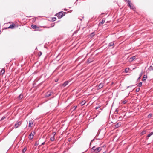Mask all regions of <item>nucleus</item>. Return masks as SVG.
Listing matches in <instances>:
<instances>
[{"label":"nucleus","instance_id":"obj_1","mask_svg":"<svg viewBox=\"0 0 153 153\" xmlns=\"http://www.w3.org/2000/svg\"><path fill=\"white\" fill-rule=\"evenodd\" d=\"M102 148L101 147H96L95 146H93L91 149V152L95 153H98L102 149Z\"/></svg>","mask_w":153,"mask_h":153},{"label":"nucleus","instance_id":"obj_2","mask_svg":"<svg viewBox=\"0 0 153 153\" xmlns=\"http://www.w3.org/2000/svg\"><path fill=\"white\" fill-rule=\"evenodd\" d=\"M65 13H66L61 11L57 13L56 15L59 19H60L64 16Z\"/></svg>","mask_w":153,"mask_h":153},{"label":"nucleus","instance_id":"obj_3","mask_svg":"<svg viewBox=\"0 0 153 153\" xmlns=\"http://www.w3.org/2000/svg\"><path fill=\"white\" fill-rule=\"evenodd\" d=\"M125 1L127 4V6L129 7L130 9H133L134 8L133 5L131 3V1L129 0H124Z\"/></svg>","mask_w":153,"mask_h":153},{"label":"nucleus","instance_id":"obj_4","mask_svg":"<svg viewBox=\"0 0 153 153\" xmlns=\"http://www.w3.org/2000/svg\"><path fill=\"white\" fill-rule=\"evenodd\" d=\"M31 28L34 29L35 31H41L42 30H39V27L34 24L31 25Z\"/></svg>","mask_w":153,"mask_h":153},{"label":"nucleus","instance_id":"obj_5","mask_svg":"<svg viewBox=\"0 0 153 153\" xmlns=\"http://www.w3.org/2000/svg\"><path fill=\"white\" fill-rule=\"evenodd\" d=\"M35 134V132L34 131H32L29 136L28 138H29V139H32Z\"/></svg>","mask_w":153,"mask_h":153},{"label":"nucleus","instance_id":"obj_6","mask_svg":"<svg viewBox=\"0 0 153 153\" xmlns=\"http://www.w3.org/2000/svg\"><path fill=\"white\" fill-rule=\"evenodd\" d=\"M5 72V70L4 68L1 69H0V76L3 75Z\"/></svg>","mask_w":153,"mask_h":153},{"label":"nucleus","instance_id":"obj_7","mask_svg":"<svg viewBox=\"0 0 153 153\" xmlns=\"http://www.w3.org/2000/svg\"><path fill=\"white\" fill-rule=\"evenodd\" d=\"M21 124V123L20 122H17L15 125V127L16 128H17Z\"/></svg>","mask_w":153,"mask_h":153},{"label":"nucleus","instance_id":"obj_8","mask_svg":"<svg viewBox=\"0 0 153 153\" xmlns=\"http://www.w3.org/2000/svg\"><path fill=\"white\" fill-rule=\"evenodd\" d=\"M114 42H112L110 43L108 45L109 47H111L112 46V48H113L114 47Z\"/></svg>","mask_w":153,"mask_h":153},{"label":"nucleus","instance_id":"obj_9","mask_svg":"<svg viewBox=\"0 0 153 153\" xmlns=\"http://www.w3.org/2000/svg\"><path fill=\"white\" fill-rule=\"evenodd\" d=\"M105 18H103L102 19L101 22H99V26H100L102 24H104L105 22Z\"/></svg>","mask_w":153,"mask_h":153},{"label":"nucleus","instance_id":"obj_10","mask_svg":"<svg viewBox=\"0 0 153 153\" xmlns=\"http://www.w3.org/2000/svg\"><path fill=\"white\" fill-rule=\"evenodd\" d=\"M33 120H30L29 122V127H31L32 125H33Z\"/></svg>","mask_w":153,"mask_h":153},{"label":"nucleus","instance_id":"obj_11","mask_svg":"<svg viewBox=\"0 0 153 153\" xmlns=\"http://www.w3.org/2000/svg\"><path fill=\"white\" fill-rule=\"evenodd\" d=\"M153 134V132H151L150 134H148L146 137V139L148 140L149 138Z\"/></svg>","mask_w":153,"mask_h":153},{"label":"nucleus","instance_id":"obj_12","mask_svg":"<svg viewBox=\"0 0 153 153\" xmlns=\"http://www.w3.org/2000/svg\"><path fill=\"white\" fill-rule=\"evenodd\" d=\"M132 70L129 68H127L125 69V72L126 73H127L129 71H131Z\"/></svg>","mask_w":153,"mask_h":153},{"label":"nucleus","instance_id":"obj_13","mask_svg":"<svg viewBox=\"0 0 153 153\" xmlns=\"http://www.w3.org/2000/svg\"><path fill=\"white\" fill-rule=\"evenodd\" d=\"M68 81H65V82H64V83L62 84V86L64 87L66 86L68 84Z\"/></svg>","mask_w":153,"mask_h":153},{"label":"nucleus","instance_id":"obj_14","mask_svg":"<svg viewBox=\"0 0 153 153\" xmlns=\"http://www.w3.org/2000/svg\"><path fill=\"white\" fill-rule=\"evenodd\" d=\"M51 94L50 92H48L46 94L45 96L46 97H48L51 96Z\"/></svg>","mask_w":153,"mask_h":153},{"label":"nucleus","instance_id":"obj_15","mask_svg":"<svg viewBox=\"0 0 153 153\" xmlns=\"http://www.w3.org/2000/svg\"><path fill=\"white\" fill-rule=\"evenodd\" d=\"M23 97V95L22 94H20L18 97V98L19 100H21Z\"/></svg>","mask_w":153,"mask_h":153},{"label":"nucleus","instance_id":"obj_16","mask_svg":"<svg viewBox=\"0 0 153 153\" xmlns=\"http://www.w3.org/2000/svg\"><path fill=\"white\" fill-rule=\"evenodd\" d=\"M15 25L13 24L12 25H10L8 27V28L13 29Z\"/></svg>","mask_w":153,"mask_h":153},{"label":"nucleus","instance_id":"obj_17","mask_svg":"<svg viewBox=\"0 0 153 153\" xmlns=\"http://www.w3.org/2000/svg\"><path fill=\"white\" fill-rule=\"evenodd\" d=\"M127 102V101L126 100H122L121 103L122 104H125Z\"/></svg>","mask_w":153,"mask_h":153},{"label":"nucleus","instance_id":"obj_18","mask_svg":"<svg viewBox=\"0 0 153 153\" xmlns=\"http://www.w3.org/2000/svg\"><path fill=\"white\" fill-rule=\"evenodd\" d=\"M146 131L144 130L140 134L141 135H142L145 134L146 133Z\"/></svg>","mask_w":153,"mask_h":153},{"label":"nucleus","instance_id":"obj_19","mask_svg":"<svg viewBox=\"0 0 153 153\" xmlns=\"http://www.w3.org/2000/svg\"><path fill=\"white\" fill-rule=\"evenodd\" d=\"M54 137L53 136L52 137H51L50 138V140L51 141H53L54 140Z\"/></svg>","mask_w":153,"mask_h":153},{"label":"nucleus","instance_id":"obj_20","mask_svg":"<svg viewBox=\"0 0 153 153\" xmlns=\"http://www.w3.org/2000/svg\"><path fill=\"white\" fill-rule=\"evenodd\" d=\"M42 52H41V51H39V52L38 55L39 57H40L42 55Z\"/></svg>","mask_w":153,"mask_h":153},{"label":"nucleus","instance_id":"obj_21","mask_svg":"<svg viewBox=\"0 0 153 153\" xmlns=\"http://www.w3.org/2000/svg\"><path fill=\"white\" fill-rule=\"evenodd\" d=\"M92 61L91 60V59L89 58L87 60V62L88 63L91 62Z\"/></svg>","mask_w":153,"mask_h":153},{"label":"nucleus","instance_id":"obj_22","mask_svg":"<svg viewBox=\"0 0 153 153\" xmlns=\"http://www.w3.org/2000/svg\"><path fill=\"white\" fill-rule=\"evenodd\" d=\"M142 85V82H140L138 84L137 86L139 87H140Z\"/></svg>","mask_w":153,"mask_h":153},{"label":"nucleus","instance_id":"obj_23","mask_svg":"<svg viewBox=\"0 0 153 153\" xmlns=\"http://www.w3.org/2000/svg\"><path fill=\"white\" fill-rule=\"evenodd\" d=\"M85 103L86 102L85 101H83L81 103V104L82 105H83L85 104Z\"/></svg>","mask_w":153,"mask_h":153},{"label":"nucleus","instance_id":"obj_24","mask_svg":"<svg viewBox=\"0 0 153 153\" xmlns=\"http://www.w3.org/2000/svg\"><path fill=\"white\" fill-rule=\"evenodd\" d=\"M26 150L27 149L25 147L22 150V152L24 153L26 151Z\"/></svg>","mask_w":153,"mask_h":153},{"label":"nucleus","instance_id":"obj_25","mask_svg":"<svg viewBox=\"0 0 153 153\" xmlns=\"http://www.w3.org/2000/svg\"><path fill=\"white\" fill-rule=\"evenodd\" d=\"M56 19V17H53L52 18V21L53 22L55 21Z\"/></svg>","mask_w":153,"mask_h":153},{"label":"nucleus","instance_id":"obj_26","mask_svg":"<svg viewBox=\"0 0 153 153\" xmlns=\"http://www.w3.org/2000/svg\"><path fill=\"white\" fill-rule=\"evenodd\" d=\"M129 60L130 61H132L133 60H134V56H133L132 57H131V58H130Z\"/></svg>","mask_w":153,"mask_h":153},{"label":"nucleus","instance_id":"obj_27","mask_svg":"<svg viewBox=\"0 0 153 153\" xmlns=\"http://www.w3.org/2000/svg\"><path fill=\"white\" fill-rule=\"evenodd\" d=\"M55 25V24H54V23H52L51 25V27H54Z\"/></svg>","mask_w":153,"mask_h":153},{"label":"nucleus","instance_id":"obj_28","mask_svg":"<svg viewBox=\"0 0 153 153\" xmlns=\"http://www.w3.org/2000/svg\"><path fill=\"white\" fill-rule=\"evenodd\" d=\"M140 90V88H137L136 89V91L137 92H138Z\"/></svg>","mask_w":153,"mask_h":153},{"label":"nucleus","instance_id":"obj_29","mask_svg":"<svg viewBox=\"0 0 153 153\" xmlns=\"http://www.w3.org/2000/svg\"><path fill=\"white\" fill-rule=\"evenodd\" d=\"M147 77H143V81H144L146 80Z\"/></svg>","mask_w":153,"mask_h":153},{"label":"nucleus","instance_id":"obj_30","mask_svg":"<svg viewBox=\"0 0 153 153\" xmlns=\"http://www.w3.org/2000/svg\"><path fill=\"white\" fill-rule=\"evenodd\" d=\"M152 114H150L148 115V117L149 118L151 117H152Z\"/></svg>","mask_w":153,"mask_h":153},{"label":"nucleus","instance_id":"obj_31","mask_svg":"<svg viewBox=\"0 0 153 153\" xmlns=\"http://www.w3.org/2000/svg\"><path fill=\"white\" fill-rule=\"evenodd\" d=\"M35 146H37L38 145V143L37 142H36L35 143Z\"/></svg>","mask_w":153,"mask_h":153},{"label":"nucleus","instance_id":"obj_32","mask_svg":"<svg viewBox=\"0 0 153 153\" xmlns=\"http://www.w3.org/2000/svg\"><path fill=\"white\" fill-rule=\"evenodd\" d=\"M76 107H77L76 106H74V107H73L74 110H75L76 108Z\"/></svg>","mask_w":153,"mask_h":153},{"label":"nucleus","instance_id":"obj_33","mask_svg":"<svg viewBox=\"0 0 153 153\" xmlns=\"http://www.w3.org/2000/svg\"><path fill=\"white\" fill-rule=\"evenodd\" d=\"M5 117H3L2 118H1V120H4V119H5Z\"/></svg>","mask_w":153,"mask_h":153},{"label":"nucleus","instance_id":"obj_34","mask_svg":"<svg viewBox=\"0 0 153 153\" xmlns=\"http://www.w3.org/2000/svg\"><path fill=\"white\" fill-rule=\"evenodd\" d=\"M56 133L55 132H53V136H54H54L56 134Z\"/></svg>","mask_w":153,"mask_h":153},{"label":"nucleus","instance_id":"obj_35","mask_svg":"<svg viewBox=\"0 0 153 153\" xmlns=\"http://www.w3.org/2000/svg\"><path fill=\"white\" fill-rule=\"evenodd\" d=\"M44 27V28H50V27H47L45 26V27Z\"/></svg>","mask_w":153,"mask_h":153},{"label":"nucleus","instance_id":"obj_36","mask_svg":"<svg viewBox=\"0 0 153 153\" xmlns=\"http://www.w3.org/2000/svg\"><path fill=\"white\" fill-rule=\"evenodd\" d=\"M58 80V79H56L55 80V82H57Z\"/></svg>","mask_w":153,"mask_h":153},{"label":"nucleus","instance_id":"obj_37","mask_svg":"<svg viewBox=\"0 0 153 153\" xmlns=\"http://www.w3.org/2000/svg\"><path fill=\"white\" fill-rule=\"evenodd\" d=\"M99 108V107H96L95 108V109H98Z\"/></svg>","mask_w":153,"mask_h":153},{"label":"nucleus","instance_id":"obj_38","mask_svg":"<svg viewBox=\"0 0 153 153\" xmlns=\"http://www.w3.org/2000/svg\"><path fill=\"white\" fill-rule=\"evenodd\" d=\"M45 144V142H43V143H42V145H44Z\"/></svg>","mask_w":153,"mask_h":153},{"label":"nucleus","instance_id":"obj_39","mask_svg":"<svg viewBox=\"0 0 153 153\" xmlns=\"http://www.w3.org/2000/svg\"><path fill=\"white\" fill-rule=\"evenodd\" d=\"M119 124H117V126H117V127H118L119 126Z\"/></svg>","mask_w":153,"mask_h":153},{"label":"nucleus","instance_id":"obj_40","mask_svg":"<svg viewBox=\"0 0 153 153\" xmlns=\"http://www.w3.org/2000/svg\"><path fill=\"white\" fill-rule=\"evenodd\" d=\"M152 67V66H150L149 68V69H150Z\"/></svg>","mask_w":153,"mask_h":153},{"label":"nucleus","instance_id":"obj_41","mask_svg":"<svg viewBox=\"0 0 153 153\" xmlns=\"http://www.w3.org/2000/svg\"><path fill=\"white\" fill-rule=\"evenodd\" d=\"M140 77H139V78H138V79H139L140 78Z\"/></svg>","mask_w":153,"mask_h":153},{"label":"nucleus","instance_id":"obj_42","mask_svg":"<svg viewBox=\"0 0 153 153\" xmlns=\"http://www.w3.org/2000/svg\"><path fill=\"white\" fill-rule=\"evenodd\" d=\"M92 35H93V34H94V33H92Z\"/></svg>","mask_w":153,"mask_h":153},{"label":"nucleus","instance_id":"obj_43","mask_svg":"<svg viewBox=\"0 0 153 153\" xmlns=\"http://www.w3.org/2000/svg\"><path fill=\"white\" fill-rule=\"evenodd\" d=\"M145 75H144V76H143L145 77Z\"/></svg>","mask_w":153,"mask_h":153},{"label":"nucleus","instance_id":"obj_44","mask_svg":"<svg viewBox=\"0 0 153 153\" xmlns=\"http://www.w3.org/2000/svg\"><path fill=\"white\" fill-rule=\"evenodd\" d=\"M141 75H140V76H141Z\"/></svg>","mask_w":153,"mask_h":153},{"label":"nucleus","instance_id":"obj_45","mask_svg":"<svg viewBox=\"0 0 153 153\" xmlns=\"http://www.w3.org/2000/svg\"><path fill=\"white\" fill-rule=\"evenodd\" d=\"M152 70H153V69H152Z\"/></svg>","mask_w":153,"mask_h":153}]
</instances>
